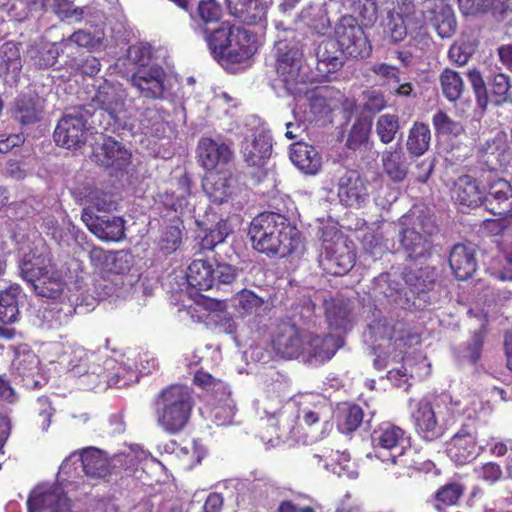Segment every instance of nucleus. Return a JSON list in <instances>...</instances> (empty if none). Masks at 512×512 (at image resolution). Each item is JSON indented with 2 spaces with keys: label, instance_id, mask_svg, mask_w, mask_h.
Returning <instances> with one entry per match:
<instances>
[{
  "label": "nucleus",
  "instance_id": "obj_1",
  "mask_svg": "<svg viewBox=\"0 0 512 512\" xmlns=\"http://www.w3.org/2000/svg\"><path fill=\"white\" fill-rule=\"evenodd\" d=\"M248 235L253 248L269 257L301 255L304 251L301 233L279 213L257 215L250 223Z\"/></svg>",
  "mask_w": 512,
  "mask_h": 512
},
{
  "label": "nucleus",
  "instance_id": "obj_2",
  "mask_svg": "<svg viewBox=\"0 0 512 512\" xmlns=\"http://www.w3.org/2000/svg\"><path fill=\"white\" fill-rule=\"evenodd\" d=\"M204 32L212 56L223 67L242 63L255 52L253 35L227 21L212 31Z\"/></svg>",
  "mask_w": 512,
  "mask_h": 512
},
{
  "label": "nucleus",
  "instance_id": "obj_3",
  "mask_svg": "<svg viewBox=\"0 0 512 512\" xmlns=\"http://www.w3.org/2000/svg\"><path fill=\"white\" fill-rule=\"evenodd\" d=\"M399 247L410 260L427 258L431 255L432 237L438 227L432 215L422 209L413 208L399 221Z\"/></svg>",
  "mask_w": 512,
  "mask_h": 512
},
{
  "label": "nucleus",
  "instance_id": "obj_4",
  "mask_svg": "<svg viewBox=\"0 0 512 512\" xmlns=\"http://www.w3.org/2000/svg\"><path fill=\"white\" fill-rule=\"evenodd\" d=\"M19 271L21 278L39 297L57 299L65 291L63 274L47 255H25L19 264Z\"/></svg>",
  "mask_w": 512,
  "mask_h": 512
},
{
  "label": "nucleus",
  "instance_id": "obj_5",
  "mask_svg": "<svg viewBox=\"0 0 512 512\" xmlns=\"http://www.w3.org/2000/svg\"><path fill=\"white\" fill-rule=\"evenodd\" d=\"M157 424L169 434L181 432L187 425L193 407L190 389L184 385H170L155 399Z\"/></svg>",
  "mask_w": 512,
  "mask_h": 512
},
{
  "label": "nucleus",
  "instance_id": "obj_6",
  "mask_svg": "<svg viewBox=\"0 0 512 512\" xmlns=\"http://www.w3.org/2000/svg\"><path fill=\"white\" fill-rule=\"evenodd\" d=\"M278 80L290 95L304 92L307 75L303 71V52L293 38H279L272 49Z\"/></svg>",
  "mask_w": 512,
  "mask_h": 512
},
{
  "label": "nucleus",
  "instance_id": "obj_7",
  "mask_svg": "<svg viewBox=\"0 0 512 512\" xmlns=\"http://www.w3.org/2000/svg\"><path fill=\"white\" fill-rule=\"evenodd\" d=\"M93 104H83L66 109L54 130L55 143L66 149L82 148L89 135L88 120L95 114Z\"/></svg>",
  "mask_w": 512,
  "mask_h": 512
},
{
  "label": "nucleus",
  "instance_id": "obj_8",
  "mask_svg": "<svg viewBox=\"0 0 512 512\" xmlns=\"http://www.w3.org/2000/svg\"><path fill=\"white\" fill-rule=\"evenodd\" d=\"M371 439L379 457H384L381 450L387 451L388 460L393 464L407 469L416 468L411 458L415 452L411 449L410 438L402 428L385 423L373 431Z\"/></svg>",
  "mask_w": 512,
  "mask_h": 512
},
{
  "label": "nucleus",
  "instance_id": "obj_9",
  "mask_svg": "<svg viewBox=\"0 0 512 512\" xmlns=\"http://www.w3.org/2000/svg\"><path fill=\"white\" fill-rule=\"evenodd\" d=\"M238 276V269L228 263H217L215 266L202 259L194 260L187 269L188 284L199 290L208 291L221 286L233 284Z\"/></svg>",
  "mask_w": 512,
  "mask_h": 512
},
{
  "label": "nucleus",
  "instance_id": "obj_10",
  "mask_svg": "<svg viewBox=\"0 0 512 512\" xmlns=\"http://www.w3.org/2000/svg\"><path fill=\"white\" fill-rule=\"evenodd\" d=\"M468 79L473 89L478 107L485 111L490 100L496 106L512 104V83L510 77L505 73H495L488 79V87L481 73L477 70L468 72Z\"/></svg>",
  "mask_w": 512,
  "mask_h": 512
},
{
  "label": "nucleus",
  "instance_id": "obj_11",
  "mask_svg": "<svg viewBox=\"0 0 512 512\" xmlns=\"http://www.w3.org/2000/svg\"><path fill=\"white\" fill-rule=\"evenodd\" d=\"M335 41L353 58H366L372 47L357 19L351 15L342 16L334 28Z\"/></svg>",
  "mask_w": 512,
  "mask_h": 512
},
{
  "label": "nucleus",
  "instance_id": "obj_12",
  "mask_svg": "<svg viewBox=\"0 0 512 512\" xmlns=\"http://www.w3.org/2000/svg\"><path fill=\"white\" fill-rule=\"evenodd\" d=\"M482 206L487 211L500 219L496 221H488L497 230L501 231L504 228V218L512 215V186L504 179H497L490 183L487 191L484 192Z\"/></svg>",
  "mask_w": 512,
  "mask_h": 512
},
{
  "label": "nucleus",
  "instance_id": "obj_13",
  "mask_svg": "<svg viewBox=\"0 0 512 512\" xmlns=\"http://www.w3.org/2000/svg\"><path fill=\"white\" fill-rule=\"evenodd\" d=\"M307 332L291 320L282 321L272 339L275 353L284 359H295L304 354Z\"/></svg>",
  "mask_w": 512,
  "mask_h": 512
},
{
  "label": "nucleus",
  "instance_id": "obj_14",
  "mask_svg": "<svg viewBox=\"0 0 512 512\" xmlns=\"http://www.w3.org/2000/svg\"><path fill=\"white\" fill-rule=\"evenodd\" d=\"M167 74L159 65L139 68L129 79L139 95L150 100L166 99L168 91Z\"/></svg>",
  "mask_w": 512,
  "mask_h": 512
},
{
  "label": "nucleus",
  "instance_id": "obj_15",
  "mask_svg": "<svg viewBox=\"0 0 512 512\" xmlns=\"http://www.w3.org/2000/svg\"><path fill=\"white\" fill-rule=\"evenodd\" d=\"M477 428L473 421L464 423L447 444V454L458 465H464L479 455Z\"/></svg>",
  "mask_w": 512,
  "mask_h": 512
},
{
  "label": "nucleus",
  "instance_id": "obj_16",
  "mask_svg": "<svg viewBox=\"0 0 512 512\" xmlns=\"http://www.w3.org/2000/svg\"><path fill=\"white\" fill-rule=\"evenodd\" d=\"M202 188L208 198L218 205L232 200L239 190L238 181L229 169L207 172L202 180Z\"/></svg>",
  "mask_w": 512,
  "mask_h": 512
},
{
  "label": "nucleus",
  "instance_id": "obj_17",
  "mask_svg": "<svg viewBox=\"0 0 512 512\" xmlns=\"http://www.w3.org/2000/svg\"><path fill=\"white\" fill-rule=\"evenodd\" d=\"M423 25L422 12L416 11L415 8L404 10V6L394 4L387 14L386 32L391 41L398 43L406 38L408 30L417 31Z\"/></svg>",
  "mask_w": 512,
  "mask_h": 512
},
{
  "label": "nucleus",
  "instance_id": "obj_18",
  "mask_svg": "<svg viewBox=\"0 0 512 512\" xmlns=\"http://www.w3.org/2000/svg\"><path fill=\"white\" fill-rule=\"evenodd\" d=\"M28 512H72L61 487H37L27 500Z\"/></svg>",
  "mask_w": 512,
  "mask_h": 512
},
{
  "label": "nucleus",
  "instance_id": "obj_19",
  "mask_svg": "<svg viewBox=\"0 0 512 512\" xmlns=\"http://www.w3.org/2000/svg\"><path fill=\"white\" fill-rule=\"evenodd\" d=\"M318 261L326 274L343 276L354 266L355 254L344 243H331L325 245Z\"/></svg>",
  "mask_w": 512,
  "mask_h": 512
},
{
  "label": "nucleus",
  "instance_id": "obj_20",
  "mask_svg": "<svg viewBox=\"0 0 512 512\" xmlns=\"http://www.w3.org/2000/svg\"><path fill=\"white\" fill-rule=\"evenodd\" d=\"M229 14L248 26L265 27L269 0H225Z\"/></svg>",
  "mask_w": 512,
  "mask_h": 512
},
{
  "label": "nucleus",
  "instance_id": "obj_21",
  "mask_svg": "<svg viewBox=\"0 0 512 512\" xmlns=\"http://www.w3.org/2000/svg\"><path fill=\"white\" fill-rule=\"evenodd\" d=\"M81 218L88 229L101 240L119 241L125 235V221L120 216H97L88 211L82 212Z\"/></svg>",
  "mask_w": 512,
  "mask_h": 512
},
{
  "label": "nucleus",
  "instance_id": "obj_22",
  "mask_svg": "<svg viewBox=\"0 0 512 512\" xmlns=\"http://www.w3.org/2000/svg\"><path fill=\"white\" fill-rule=\"evenodd\" d=\"M199 164L209 171H216L217 167L227 165L233 158V151L224 142L203 137L197 146Z\"/></svg>",
  "mask_w": 512,
  "mask_h": 512
},
{
  "label": "nucleus",
  "instance_id": "obj_23",
  "mask_svg": "<svg viewBox=\"0 0 512 512\" xmlns=\"http://www.w3.org/2000/svg\"><path fill=\"white\" fill-rule=\"evenodd\" d=\"M344 345L340 336L327 335L321 337L307 333L305 345V361L311 365H319L330 360L337 350Z\"/></svg>",
  "mask_w": 512,
  "mask_h": 512
},
{
  "label": "nucleus",
  "instance_id": "obj_24",
  "mask_svg": "<svg viewBox=\"0 0 512 512\" xmlns=\"http://www.w3.org/2000/svg\"><path fill=\"white\" fill-rule=\"evenodd\" d=\"M338 197L346 207H361L367 197L364 180L356 170H346L338 180Z\"/></svg>",
  "mask_w": 512,
  "mask_h": 512
},
{
  "label": "nucleus",
  "instance_id": "obj_25",
  "mask_svg": "<svg viewBox=\"0 0 512 512\" xmlns=\"http://www.w3.org/2000/svg\"><path fill=\"white\" fill-rule=\"evenodd\" d=\"M317 60L316 69L322 76L339 71L345 61L347 53L334 39L328 38L320 41L314 50Z\"/></svg>",
  "mask_w": 512,
  "mask_h": 512
},
{
  "label": "nucleus",
  "instance_id": "obj_26",
  "mask_svg": "<svg viewBox=\"0 0 512 512\" xmlns=\"http://www.w3.org/2000/svg\"><path fill=\"white\" fill-rule=\"evenodd\" d=\"M476 249L471 243L455 244L449 254V265L454 276L465 281L471 278L477 270Z\"/></svg>",
  "mask_w": 512,
  "mask_h": 512
},
{
  "label": "nucleus",
  "instance_id": "obj_27",
  "mask_svg": "<svg viewBox=\"0 0 512 512\" xmlns=\"http://www.w3.org/2000/svg\"><path fill=\"white\" fill-rule=\"evenodd\" d=\"M126 92L120 86L104 83L99 86L89 104H93L95 112L100 109L107 112L111 118L116 119L124 111Z\"/></svg>",
  "mask_w": 512,
  "mask_h": 512
},
{
  "label": "nucleus",
  "instance_id": "obj_28",
  "mask_svg": "<svg viewBox=\"0 0 512 512\" xmlns=\"http://www.w3.org/2000/svg\"><path fill=\"white\" fill-rule=\"evenodd\" d=\"M417 432L426 441H434L444 434V428L437 421L431 403L425 399L420 400L412 412Z\"/></svg>",
  "mask_w": 512,
  "mask_h": 512
},
{
  "label": "nucleus",
  "instance_id": "obj_29",
  "mask_svg": "<svg viewBox=\"0 0 512 512\" xmlns=\"http://www.w3.org/2000/svg\"><path fill=\"white\" fill-rule=\"evenodd\" d=\"M451 197L455 203L464 210L482 206L484 191L480 189L478 181L470 175L460 176L451 189Z\"/></svg>",
  "mask_w": 512,
  "mask_h": 512
},
{
  "label": "nucleus",
  "instance_id": "obj_30",
  "mask_svg": "<svg viewBox=\"0 0 512 512\" xmlns=\"http://www.w3.org/2000/svg\"><path fill=\"white\" fill-rule=\"evenodd\" d=\"M131 154L118 141L111 137L105 138L93 152V160L103 167L123 169L129 164Z\"/></svg>",
  "mask_w": 512,
  "mask_h": 512
},
{
  "label": "nucleus",
  "instance_id": "obj_31",
  "mask_svg": "<svg viewBox=\"0 0 512 512\" xmlns=\"http://www.w3.org/2000/svg\"><path fill=\"white\" fill-rule=\"evenodd\" d=\"M325 314L329 326L343 333L352 329L354 324L353 302L343 298H332L325 301Z\"/></svg>",
  "mask_w": 512,
  "mask_h": 512
},
{
  "label": "nucleus",
  "instance_id": "obj_32",
  "mask_svg": "<svg viewBox=\"0 0 512 512\" xmlns=\"http://www.w3.org/2000/svg\"><path fill=\"white\" fill-rule=\"evenodd\" d=\"M43 112L44 100L37 94L20 95L12 106V116L21 125H30L40 121Z\"/></svg>",
  "mask_w": 512,
  "mask_h": 512
},
{
  "label": "nucleus",
  "instance_id": "obj_33",
  "mask_svg": "<svg viewBox=\"0 0 512 512\" xmlns=\"http://www.w3.org/2000/svg\"><path fill=\"white\" fill-rule=\"evenodd\" d=\"M242 152L250 166L264 165L272 153L271 137L263 131L254 134L252 139H245Z\"/></svg>",
  "mask_w": 512,
  "mask_h": 512
},
{
  "label": "nucleus",
  "instance_id": "obj_34",
  "mask_svg": "<svg viewBox=\"0 0 512 512\" xmlns=\"http://www.w3.org/2000/svg\"><path fill=\"white\" fill-rule=\"evenodd\" d=\"M290 159L302 172L315 175L321 169V156L311 145L304 142H296L290 147Z\"/></svg>",
  "mask_w": 512,
  "mask_h": 512
},
{
  "label": "nucleus",
  "instance_id": "obj_35",
  "mask_svg": "<svg viewBox=\"0 0 512 512\" xmlns=\"http://www.w3.org/2000/svg\"><path fill=\"white\" fill-rule=\"evenodd\" d=\"M79 460L83 472L90 478H104L110 472V461L107 454L95 447H87L80 451Z\"/></svg>",
  "mask_w": 512,
  "mask_h": 512
},
{
  "label": "nucleus",
  "instance_id": "obj_36",
  "mask_svg": "<svg viewBox=\"0 0 512 512\" xmlns=\"http://www.w3.org/2000/svg\"><path fill=\"white\" fill-rule=\"evenodd\" d=\"M385 174L395 183L403 182L409 173V163L401 147L385 150L381 155Z\"/></svg>",
  "mask_w": 512,
  "mask_h": 512
},
{
  "label": "nucleus",
  "instance_id": "obj_37",
  "mask_svg": "<svg viewBox=\"0 0 512 512\" xmlns=\"http://www.w3.org/2000/svg\"><path fill=\"white\" fill-rule=\"evenodd\" d=\"M21 293L22 288L16 283L0 291V321L3 324H12L18 321L20 315L18 299Z\"/></svg>",
  "mask_w": 512,
  "mask_h": 512
},
{
  "label": "nucleus",
  "instance_id": "obj_38",
  "mask_svg": "<svg viewBox=\"0 0 512 512\" xmlns=\"http://www.w3.org/2000/svg\"><path fill=\"white\" fill-rule=\"evenodd\" d=\"M432 14L431 25L441 38H450L456 33L457 22L451 6L439 2L435 4Z\"/></svg>",
  "mask_w": 512,
  "mask_h": 512
},
{
  "label": "nucleus",
  "instance_id": "obj_39",
  "mask_svg": "<svg viewBox=\"0 0 512 512\" xmlns=\"http://www.w3.org/2000/svg\"><path fill=\"white\" fill-rule=\"evenodd\" d=\"M430 141L429 126L423 122H415L408 131L406 149L410 156L420 157L428 151Z\"/></svg>",
  "mask_w": 512,
  "mask_h": 512
},
{
  "label": "nucleus",
  "instance_id": "obj_40",
  "mask_svg": "<svg viewBox=\"0 0 512 512\" xmlns=\"http://www.w3.org/2000/svg\"><path fill=\"white\" fill-rule=\"evenodd\" d=\"M27 57L34 68L48 69L57 62L59 51L51 42H42L30 46L27 50Z\"/></svg>",
  "mask_w": 512,
  "mask_h": 512
},
{
  "label": "nucleus",
  "instance_id": "obj_41",
  "mask_svg": "<svg viewBox=\"0 0 512 512\" xmlns=\"http://www.w3.org/2000/svg\"><path fill=\"white\" fill-rule=\"evenodd\" d=\"M283 402L279 397L266 396L257 402V413L261 421L266 420L276 432L283 418Z\"/></svg>",
  "mask_w": 512,
  "mask_h": 512
},
{
  "label": "nucleus",
  "instance_id": "obj_42",
  "mask_svg": "<svg viewBox=\"0 0 512 512\" xmlns=\"http://www.w3.org/2000/svg\"><path fill=\"white\" fill-rule=\"evenodd\" d=\"M232 307L238 316L257 314L262 309L265 301L251 290H241L231 299Z\"/></svg>",
  "mask_w": 512,
  "mask_h": 512
},
{
  "label": "nucleus",
  "instance_id": "obj_43",
  "mask_svg": "<svg viewBox=\"0 0 512 512\" xmlns=\"http://www.w3.org/2000/svg\"><path fill=\"white\" fill-rule=\"evenodd\" d=\"M402 275L405 283L417 293L431 289L435 282V271L430 267L418 269L405 268Z\"/></svg>",
  "mask_w": 512,
  "mask_h": 512
},
{
  "label": "nucleus",
  "instance_id": "obj_44",
  "mask_svg": "<svg viewBox=\"0 0 512 512\" xmlns=\"http://www.w3.org/2000/svg\"><path fill=\"white\" fill-rule=\"evenodd\" d=\"M87 207L83 212L94 213L98 212H111L117 209L118 202L114 194L103 191L101 189H93L86 195Z\"/></svg>",
  "mask_w": 512,
  "mask_h": 512
},
{
  "label": "nucleus",
  "instance_id": "obj_45",
  "mask_svg": "<svg viewBox=\"0 0 512 512\" xmlns=\"http://www.w3.org/2000/svg\"><path fill=\"white\" fill-rule=\"evenodd\" d=\"M439 81L443 95L451 102L458 100L465 90L460 74L450 68H445L441 72Z\"/></svg>",
  "mask_w": 512,
  "mask_h": 512
},
{
  "label": "nucleus",
  "instance_id": "obj_46",
  "mask_svg": "<svg viewBox=\"0 0 512 512\" xmlns=\"http://www.w3.org/2000/svg\"><path fill=\"white\" fill-rule=\"evenodd\" d=\"M231 232V228L227 220L220 219L214 227L204 230V235L200 236V249L213 250L218 244L225 241Z\"/></svg>",
  "mask_w": 512,
  "mask_h": 512
},
{
  "label": "nucleus",
  "instance_id": "obj_47",
  "mask_svg": "<svg viewBox=\"0 0 512 512\" xmlns=\"http://www.w3.org/2000/svg\"><path fill=\"white\" fill-rule=\"evenodd\" d=\"M182 223L173 221L166 225L161 232L159 239V249L165 254L175 252L182 243Z\"/></svg>",
  "mask_w": 512,
  "mask_h": 512
},
{
  "label": "nucleus",
  "instance_id": "obj_48",
  "mask_svg": "<svg viewBox=\"0 0 512 512\" xmlns=\"http://www.w3.org/2000/svg\"><path fill=\"white\" fill-rule=\"evenodd\" d=\"M399 129V117L395 114H382L376 120L375 132L383 144L391 143Z\"/></svg>",
  "mask_w": 512,
  "mask_h": 512
},
{
  "label": "nucleus",
  "instance_id": "obj_49",
  "mask_svg": "<svg viewBox=\"0 0 512 512\" xmlns=\"http://www.w3.org/2000/svg\"><path fill=\"white\" fill-rule=\"evenodd\" d=\"M432 124L438 135H451L458 137L465 129L461 122L453 120L447 113L437 111L432 117Z\"/></svg>",
  "mask_w": 512,
  "mask_h": 512
},
{
  "label": "nucleus",
  "instance_id": "obj_50",
  "mask_svg": "<svg viewBox=\"0 0 512 512\" xmlns=\"http://www.w3.org/2000/svg\"><path fill=\"white\" fill-rule=\"evenodd\" d=\"M371 131V122L366 119H357L352 125L346 139V147L356 151L368 141Z\"/></svg>",
  "mask_w": 512,
  "mask_h": 512
},
{
  "label": "nucleus",
  "instance_id": "obj_51",
  "mask_svg": "<svg viewBox=\"0 0 512 512\" xmlns=\"http://www.w3.org/2000/svg\"><path fill=\"white\" fill-rule=\"evenodd\" d=\"M2 64L7 72L18 74L22 69L20 50L16 43L6 42L0 50Z\"/></svg>",
  "mask_w": 512,
  "mask_h": 512
},
{
  "label": "nucleus",
  "instance_id": "obj_52",
  "mask_svg": "<svg viewBox=\"0 0 512 512\" xmlns=\"http://www.w3.org/2000/svg\"><path fill=\"white\" fill-rule=\"evenodd\" d=\"M374 289L376 293L391 299L393 302H397V299L400 296L402 290V285L399 281L392 278L391 274L383 273L375 278Z\"/></svg>",
  "mask_w": 512,
  "mask_h": 512
},
{
  "label": "nucleus",
  "instance_id": "obj_53",
  "mask_svg": "<svg viewBox=\"0 0 512 512\" xmlns=\"http://www.w3.org/2000/svg\"><path fill=\"white\" fill-rule=\"evenodd\" d=\"M140 124L146 134L158 135L165 131L162 114L153 108H146L140 116Z\"/></svg>",
  "mask_w": 512,
  "mask_h": 512
},
{
  "label": "nucleus",
  "instance_id": "obj_54",
  "mask_svg": "<svg viewBox=\"0 0 512 512\" xmlns=\"http://www.w3.org/2000/svg\"><path fill=\"white\" fill-rule=\"evenodd\" d=\"M38 366V357L30 351L18 353L13 361L14 369L22 377L33 376L37 372Z\"/></svg>",
  "mask_w": 512,
  "mask_h": 512
},
{
  "label": "nucleus",
  "instance_id": "obj_55",
  "mask_svg": "<svg viewBox=\"0 0 512 512\" xmlns=\"http://www.w3.org/2000/svg\"><path fill=\"white\" fill-rule=\"evenodd\" d=\"M462 494L463 487L458 483H449L440 487L435 494L437 508L440 509V504L445 506L456 504Z\"/></svg>",
  "mask_w": 512,
  "mask_h": 512
},
{
  "label": "nucleus",
  "instance_id": "obj_56",
  "mask_svg": "<svg viewBox=\"0 0 512 512\" xmlns=\"http://www.w3.org/2000/svg\"><path fill=\"white\" fill-rule=\"evenodd\" d=\"M326 93L327 89L325 87H317L306 92L310 111L314 115H325L329 112Z\"/></svg>",
  "mask_w": 512,
  "mask_h": 512
},
{
  "label": "nucleus",
  "instance_id": "obj_57",
  "mask_svg": "<svg viewBox=\"0 0 512 512\" xmlns=\"http://www.w3.org/2000/svg\"><path fill=\"white\" fill-rule=\"evenodd\" d=\"M196 14L205 24L213 23L220 20L222 8L217 0H200Z\"/></svg>",
  "mask_w": 512,
  "mask_h": 512
},
{
  "label": "nucleus",
  "instance_id": "obj_58",
  "mask_svg": "<svg viewBox=\"0 0 512 512\" xmlns=\"http://www.w3.org/2000/svg\"><path fill=\"white\" fill-rule=\"evenodd\" d=\"M392 341L399 343V345L411 347L420 342V336L417 332L412 331L407 322L398 320Z\"/></svg>",
  "mask_w": 512,
  "mask_h": 512
},
{
  "label": "nucleus",
  "instance_id": "obj_59",
  "mask_svg": "<svg viewBox=\"0 0 512 512\" xmlns=\"http://www.w3.org/2000/svg\"><path fill=\"white\" fill-rule=\"evenodd\" d=\"M397 321L392 318L378 319L369 325V329L375 339L392 341Z\"/></svg>",
  "mask_w": 512,
  "mask_h": 512
},
{
  "label": "nucleus",
  "instance_id": "obj_60",
  "mask_svg": "<svg viewBox=\"0 0 512 512\" xmlns=\"http://www.w3.org/2000/svg\"><path fill=\"white\" fill-rule=\"evenodd\" d=\"M474 473L478 479L488 483L495 484L503 477L501 466L495 462H487L474 468Z\"/></svg>",
  "mask_w": 512,
  "mask_h": 512
},
{
  "label": "nucleus",
  "instance_id": "obj_61",
  "mask_svg": "<svg viewBox=\"0 0 512 512\" xmlns=\"http://www.w3.org/2000/svg\"><path fill=\"white\" fill-rule=\"evenodd\" d=\"M363 410L358 405H350L343 413V422L340 427L343 432L351 433L355 431L363 421Z\"/></svg>",
  "mask_w": 512,
  "mask_h": 512
},
{
  "label": "nucleus",
  "instance_id": "obj_62",
  "mask_svg": "<svg viewBox=\"0 0 512 512\" xmlns=\"http://www.w3.org/2000/svg\"><path fill=\"white\" fill-rule=\"evenodd\" d=\"M36 407L38 411L37 423L42 431H47L50 427L51 418L54 415L55 409L46 396L37 399Z\"/></svg>",
  "mask_w": 512,
  "mask_h": 512
},
{
  "label": "nucleus",
  "instance_id": "obj_63",
  "mask_svg": "<svg viewBox=\"0 0 512 512\" xmlns=\"http://www.w3.org/2000/svg\"><path fill=\"white\" fill-rule=\"evenodd\" d=\"M483 346V336L480 332H476L471 337L467 348L463 351L461 359L470 364H475L481 357Z\"/></svg>",
  "mask_w": 512,
  "mask_h": 512
},
{
  "label": "nucleus",
  "instance_id": "obj_64",
  "mask_svg": "<svg viewBox=\"0 0 512 512\" xmlns=\"http://www.w3.org/2000/svg\"><path fill=\"white\" fill-rule=\"evenodd\" d=\"M194 383L208 391H226V386L221 380L214 378L212 375L204 371H198L195 373Z\"/></svg>",
  "mask_w": 512,
  "mask_h": 512
}]
</instances>
